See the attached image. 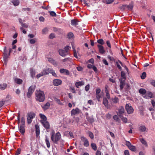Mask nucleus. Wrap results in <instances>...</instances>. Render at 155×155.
<instances>
[{
	"mask_svg": "<svg viewBox=\"0 0 155 155\" xmlns=\"http://www.w3.org/2000/svg\"><path fill=\"white\" fill-rule=\"evenodd\" d=\"M36 99L39 102H43L45 99L44 92L42 91H37L36 92Z\"/></svg>",
	"mask_w": 155,
	"mask_h": 155,
	"instance_id": "f257e3e1",
	"label": "nucleus"
},
{
	"mask_svg": "<svg viewBox=\"0 0 155 155\" xmlns=\"http://www.w3.org/2000/svg\"><path fill=\"white\" fill-rule=\"evenodd\" d=\"M71 48L68 46H66L64 49H60L59 50V54L63 57H65L68 54V51L70 50Z\"/></svg>",
	"mask_w": 155,
	"mask_h": 155,
	"instance_id": "f03ea898",
	"label": "nucleus"
},
{
	"mask_svg": "<svg viewBox=\"0 0 155 155\" xmlns=\"http://www.w3.org/2000/svg\"><path fill=\"white\" fill-rule=\"evenodd\" d=\"M61 137L60 134L59 132L56 133L54 136V134H52L51 135V140L54 143L57 144L58 141Z\"/></svg>",
	"mask_w": 155,
	"mask_h": 155,
	"instance_id": "7ed1b4c3",
	"label": "nucleus"
},
{
	"mask_svg": "<svg viewBox=\"0 0 155 155\" xmlns=\"http://www.w3.org/2000/svg\"><path fill=\"white\" fill-rule=\"evenodd\" d=\"M3 54L4 61L5 62H6L9 55V53H8V51L6 49V47L5 46L4 47V48Z\"/></svg>",
	"mask_w": 155,
	"mask_h": 155,
	"instance_id": "20e7f679",
	"label": "nucleus"
},
{
	"mask_svg": "<svg viewBox=\"0 0 155 155\" xmlns=\"http://www.w3.org/2000/svg\"><path fill=\"white\" fill-rule=\"evenodd\" d=\"M35 86H31L29 88L28 92L27 93V96L28 97H29L34 91L35 88Z\"/></svg>",
	"mask_w": 155,
	"mask_h": 155,
	"instance_id": "39448f33",
	"label": "nucleus"
},
{
	"mask_svg": "<svg viewBox=\"0 0 155 155\" xmlns=\"http://www.w3.org/2000/svg\"><path fill=\"white\" fill-rule=\"evenodd\" d=\"M81 141L83 143V145L85 147L89 146V142L87 139L84 136H81Z\"/></svg>",
	"mask_w": 155,
	"mask_h": 155,
	"instance_id": "423d86ee",
	"label": "nucleus"
},
{
	"mask_svg": "<svg viewBox=\"0 0 155 155\" xmlns=\"http://www.w3.org/2000/svg\"><path fill=\"white\" fill-rule=\"evenodd\" d=\"M125 108L128 114H130L133 112L134 109L130 104H127L126 105Z\"/></svg>",
	"mask_w": 155,
	"mask_h": 155,
	"instance_id": "0eeeda50",
	"label": "nucleus"
},
{
	"mask_svg": "<svg viewBox=\"0 0 155 155\" xmlns=\"http://www.w3.org/2000/svg\"><path fill=\"white\" fill-rule=\"evenodd\" d=\"M62 81L61 80L58 79H55L53 81V84L55 86H58L61 85L62 83Z\"/></svg>",
	"mask_w": 155,
	"mask_h": 155,
	"instance_id": "6e6552de",
	"label": "nucleus"
},
{
	"mask_svg": "<svg viewBox=\"0 0 155 155\" xmlns=\"http://www.w3.org/2000/svg\"><path fill=\"white\" fill-rule=\"evenodd\" d=\"M80 110L78 108H76L75 109H73L71 111V116L79 114Z\"/></svg>",
	"mask_w": 155,
	"mask_h": 155,
	"instance_id": "1a4fd4ad",
	"label": "nucleus"
},
{
	"mask_svg": "<svg viewBox=\"0 0 155 155\" xmlns=\"http://www.w3.org/2000/svg\"><path fill=\"white\" fill-rule=\"evenodd\" d=\"M139 130L142 132H147L148 131V129L144 125L140 126L139 128Z\"/></svg>",
	"mask_w": 155,
	"mask_h": 155,
	"instance_id": "9d476101",
	"label": "nucleus"
},
{
	"mask_svg": "<svg viewBox=\"0 0 155 155\" xmlns=\"http://www.w3.org/2000/svg\"><path fill=\"white\" fill-rule=\"evenodd\" d=\"M41 123L46 130L50 128V126L49 123L47 120L42 122Z\"/></svg>",
	"mask_w": 155,
	"mask_h": 155,
	"instance_id": "9b49d317",
	"label": "nucleus"
},
{
	"mask_svg": "<svg viewBox=\"0 0 155 155\" xmlns=\"http://www.w3.org/2000/svg\"><path fill=\"white\" fill-rule=\"evenodd\" d=\"M97 47L98 48L99 52L101 54H103L105 53V51L103 46L102 45H98Z\"/></svg>",
	"mask_w": 155,
	"mask_h": 155,
	"instance_id": "f8f14e48",
	"label": "nucleus"
},
{
	"mask_svg": "<svg viewBox=\"0 0 155 155\" xmlns=\"http://www.w3.org/2000/svg\"><path fill=\"white\" fill-rule=\"evenodd\" d=\"M35 131L37 137H38L40 134V128L38 124H35Z\"/></svg>",
	"mask_w": 155,
	"mask_h": 155,
	"instance_id": "ddd939ff",
	"label": "nucleus"
},
{
	"mask_svg": "<svg viewBox=\"0 0 155 155\" xmlns=\"http://www.w3.org/2000/svg\"><path fill=\"white\" fill-rule=\"evenodd\" d=\"M118 112L117 113V114L120 117L124 113V108L121 106L120 107L118 110Z\"/></svg>",
	"mask_w": 155,
	"mask_h": 155,
	"instance_id": "4468645a",
	"label": "nucleus"
},
{
	"mask_svg": "<svg viewBox=\"0 0 155 155\" xmlns=\"http://www.w3.org/2000/svg\"><path fill=\"white\" fill-rule=\"evenodd\" d=\"M45 141L48 148H49L50 147V144L49 139L48 138L47 136H45Z\"/></svg>",
	"mask_w": 155,
	"mask_h": 155,
	"instance_id": "2eb2a0df",
	"label": "nucleus"
},
{
	"mask_svg": "<svg viewBox=\"0 0 155 155\" xmlns=\"http://www.w3.org/2000/svg\"><path fill=\"white\" fill-rule=\"evenodd\" d=\"M39 116L41 118L40 120L41 123L47 120V117L44 115L40 114H39Z\"/></svg>",
	"mask_w": 155,
	"mask_h": 155,
	"instance_id": "dca6fc26",
	"label": "nucleus"
},
{
	"mask_svg": "<svg viewBox=\"0 0 155 155\" xmlns=\"http://www.w3.org/2000/svg\"><path fill=\"white\" fill-rule=\"evenodd\" d=\"M14 81L17 84H21L22 83L23 81L22 79L15 77L14 78Z\"/></svg>",
	"mask_w": 155,
	"mask_h": 155,
	"instance_id": "f3484780",
	"label": "nucleus"
},
{
	"mask_svg": "<svg viewBox=\"0 0 155 155\" xmlns=\"http://www.w3.org/2000/svg\"><path fill=\"white\" fill-rule=\"evenodd\" d=\"M60 72L62 74H64L67 75L69 74V71L68 70L64 69H61L60 70Z\"/></svg>",
	"mask_w": 155,
	"mask_h": 155,
	"instance_id": "a211bd4d",
	"label": "nucleus"
},
{
	"mask_svg": "<svg viewBox=\"0 0 155 155\" xmlns=\"http://www.w3.org/2000/svg\"><path fill=\"white\" fill-rule=\"evenodd\" d=\"M7 84L5 83H2L0 84V90H3L7 88Z\"/></svg>",
	"mask_w": 155,
	"mask_h": 155,
	"instance_id": "6ab92c4d",
	"label": "nucleus"
},
{
	"mask_svg": "<svg viewBox=\"0 0 155 155\" xmlns=\"http://www.w3.org/2000/svg\"><path fill=\"white\" fill-rule=\"evenodd\" d=\"M119 63L122 66H123L122 63L120 60H118V61H116V64L117 68H118L120 70H122V68L120 66V64H119Z\"/></svg>",
	"mask_w": 155,
	"mask_h": 155,
	"instance_id": "aec40b11",
	"label": "nucleus"
},
{
	"mask_svg": "<svg viewBox=\"0 0 155 155\" xmlns=\"http://www.w3.org/2000/svg\"><path fill=\"white\" fill-rule=\"evenodd\" d=\"M50 105V103H49L47 102L45 104L42 105H41V107L43 109L45 110L48 108Z\"/></svg>",
	"mask_w": 155,
	"mask_h": 155,
	"instance_id": "412c9836",
	"label": "nucleus"
},
{
	"mask_svg": "<svg viewBox=\"0 0 155 155\" xmlns=\"http://www.w3.org/2000/svg\"><path fill=\"white\" fill-rule=\"evenodd\" d=\"M11 2L14 6H16L19 5L20 1L19 0H12Z\"/></svg>",
	"mask_w": 155,
	"mask_h": 155,
	"instance_id": "4be33fe9",
	"label": "nucleus"
},
{
	"mask_svg": "<svg viewBox=\"0 0 155 155\" xmlns=\"http://www.w3.org/2000/svg\"><path fill=\"white\" fill-rule=\"evenodd\" d=\"M49 69L50 68H47L43 70L41 72L42 73V74L44 75L48 74H49Z\"/></svg>",
	"mask_w": 155,
	"mask_h": 155,
	"instance_id": "5701e85b",
	"label": "nucleus"
},
{
	"mask_svg": "<svg viewBox=\"0 0 155 155\" xmlns=\"http://www.w3.org/2000/svg\"><path fill=\"white\" fill-rule=\"evenodd\" d=\"M140 140L141 143L143 144L145 147H148V145L147 142L143 138H140Z\"/></svg>",
	"mask_w": 155,
	"mask_h": 155,
	"instance_id": "b1692460",
	"label": "nucleus"
},
{
	"mask_svg": "<svg viewBox=\"0 0 155 155\" xmlns=\"http://www.w3.org/2000/svg\"><path fill=\"white\" fill-rule=\"evenodd\" d=\"M20 132L22 134H24L25 132V129L24 125H20L19 128Z\"/></svg>",
	"mask_w": 155,
	"mask_h": 155,
	"instance_id": "393cba45",
	"label": "nucleus"
},
{
	"mask_svg": "<svg viewBox=\"0 0 155 155\" xmlns=\"http://www.w3.org/2000/svg\"><path fill=\"white\" fill-rule=\"evenodd\" d=\"M84 81L77 82L75 83V85L77 88H78L79 86L83 85L84 84Z\"/></svg>",
	"mask_w": 155,
	"mask_h": 155,
	"instance_id": "a878e982",
	"label": "nucleus"
},
{
	"mask_svg": "<svg viewBox=\"0 0 155 155\" xmlns=\"http://www.w3.org/2000/svg\"><path fill=\"white\" fill-rule=\"evenodd\" d=\"M30 73L31 77L34 78L35 77V75L36 73L35 71L32 68L30 69Z\"/></svg>",
	"mask_w": 155,
	"mask_h": 155,
	"instance_id": "bb28decb",
	"label": "nucleus"
},
{
	"mask_svg": "<svg viewBox=\"0 0 155 155\" xmlns=\"http://www.w3.org/2000/svg\"><path fill=\"white\" fill-rule=\"evenodd\" d=\"M49 73L52 74V75L54 77H57L56 73L53 70L52 68H50L49 69Z\"/></svg>",
	"mask_w": 155,
	"mask_h": 155,
	"instance_id": "cd10ccee",
	"label": "nucleus"
},
{
	"mask_svg": "<svg viewBox=\"0 0 155 155\" xmlns=\"http://www.w3.org/2000/svg\"><path fill=\"white\" fill-rule=\"evenodd\" d=\"M48 61H49L52 64H53L54 65H56V61H54L52 58H48Z\"/></svg>",
	"mask_w": 155,
	"mask_h": 155,
	"instance_id": "c85d7f7f",
	"label": "nucleus"
},
{
	"mask_svg": "<svg viewBox=\"0 0 155 155\" xmlns=\"http://www.w3.org/2000/svg\"><path fill=\"white\" fill-rule=\"evenodd\" d=\"M86 119L87 121L90 123H93L94 121V120L93 117H87Z\"/></svg>",
	"mask_w": 155,
	"mask_h": 155,
	"instance_id": "c756f323",
	"label": "nucleus"
},
{
	"mask_svg": "<svg viewBox=\"0 0 155 155\" xmlns=\"http://www.w3.org/2000/svg\"><path fill=\"white\" fill-rule=\"evenodd\" d=\"M28 116L30 118L33 119L35 117V114L34 113L30 112L28 114Z\"/></svg>",
	"mask_w": 155,
	"mask_h": 155,
	"instance_id": "7c9ffc66",
	"label": "nucleus"
},
{
	"mask_svg": "<svg viewBox=\"0 0 155 155\" xmlns=\"http://www.w3.org/2000/svg\"><path fill=\"white\" fill-rule=\"evenodd\" d=\"M55 101L57 102L60 105H63V101H61L60 99L55 98Z\"/></svg>",
	"mask_w": 155,
	"mask_h": 155,
	"instance_id": "2f4dec72",
	"label": "nucleus"
},
{
	"mask_svg": "<svg viewBox=\"0 0 155 155\" xmlns=\"http://www.w3.org/2000/svg\"><path fill=\"white\" fill-rule=\"evenodd\" d=\"M139 91L140 94H145L146 92V90L143 88H141L140 89Z\"/></svg>",
	"mask_w": 155,
	"mask_h": 155,
	"instance_id": "473e14b6",
	"label": "nucleus"
},
{
	"mask_svg": "<svg viewBox=\"0 0 155 155\" xmlns=\"http://www.w3.org/2000/svg\"><path fill=\"white\" fill-rule=\"evenodd\" d=\"M103 104H104L105 107H107L108 106V100L106 98H104L103 101Z\"/></svg>",
	"mask_w": 155,
	"mask_h": 155,
	"instance_id": "72a5a7b5",
	"label": "nucleus"
},
{
	"mask_svg": "<svg viewBox=\"0 0 155 155\" xmlns=\"http://www.w3.org/2000/svg\"><path fill=\"white\" fill-rule=\"evenodd\" d=\"M91 146L92 148L94 150H97V147L95 143H92L91 144Z\"/></svg>",
	"mask_w": 155,
	"mask_h": 155,
	"instance_id": "f704fd0d",
	"label": "nucleus"
},
{
	"mask_svg": "<svg viewBox=\"0 0 155 155\" xmlns=\"http://www.w3.org/2000/svg\"><path fill=\"white\" fill-rule=\"evenodd\" d=\"M71 24L72 25H78V21L75 20H71Z\"/></svg>",
	"mask_w": 155,
	"mask_h": 155,
	"instance_id": "c9c22d12",
	"label": "nucleus"
},
{
	"mask_svg": "<svg viewBox=\"0 0 155 155\" xmlns=\"http://www.w3.org/2000/svg\"><path fill=\"white\" fill-rule=\"evenodd\" d=\"M48 30V28H43L42 31V34H46Z\"/></svg>",
	"mask_w": 155,
	"mask_h": 155,
	"instance_id": "e433bc0d",
	"label": "nucleus"
},
{
	"mask_svg": "<svg viewBox=\"0 0 155 155\" xmlns=\"http://www.w3.org/2000/svg\"><path fill=\"white\" fill-rule=\"evenodd\" d=\"M97 42L101 45H103L104 43L103 40L102 39H100L97 40Z\"/></svg>",
	"mask_w": 155,
	"mask_h": 155,
	"instance_id": "4c0bfd02",
	"label": "nucleus"
},
{
	"mask_svg": "<svg viewBox=\"0 0 155 155\" xmlns=\"http://www.w3.org/2000/svg\"><path fill=\"white\" fill-rule=\"evenodd\" d=\"M112 101L113 103L116 104L118 101V98L117 97H115L114 98H112Z\"/></svg>",
	"mask_w": 155,
	"mask_h": 155,
	"instance_id": "58836bf2",
	"label": "nucleus"
},
{
	"mask_svg": "<svg viewBox=\"0 0 155 155\" xmlns=\"http://www.w3.org/2000/svg\"><path fill=\"white\" fill-rule=\"evenodd\" d=\"M129 148L130 150L133 151H135L136 150L135 147L134 146L132 145L129 147Z\"/></svg>",
	"mask_w": 155,
	"mask_h": 155,
	"instance_id": "ea45409f",
	"label": "nucleus"
},
{
	"mask_svg": "<svg viewBox=\"0 0 155 155\" xmlns=\"http://www.w3.org/2000/svg\"><path fill=\"white\" fill-rule=\"evenodd\" d=\"M89 136L90 137L91 139H93L94 138V135L93 133L91 131H89L88 132Z\"/></svg>",
	"mask_w": 155,
	"mask_h": 155,
	"instance_id": "a19ab883",
	"label": "nucleus"
},
{
	"mask_svg": "<svg viewBox=\"0 0 155 155\" xmlns=\"http://www.w3.org/2000/svg\"><path fill=\"white\" fill-rule=\"evenodd\" d=\"M113 118L116 121L119 122L120 121V119L119 118L118 116L117 115H114Z\"/></svg>",
	"mask_w": 155,
	"mask_h": 155,
	"instance_id": "79ce46f5",
	"label": "nucleus"
},
{
	"mask_svg": "<svg viewBox=\"0 0 155 155\" xmlns=\"http://www.w3.org/2000/svg\"><path fill=\"white\" fill-rule=\"evenodd\" d=\"M72 48L73 49L74 56L76 58H77L78 57V56H77V52H76V51L74 48V47L73 46H72Z\"/></svg>",
	"mask_w": 155,
	"mask_h": 155,
	"instance_id": "37998d69",
	"label": "nucleus"
},
{
	"mask_svg": "<svg viewBox=\"0 0 155 155\" xmlns=\"http://www.w3.org/2000/svg\"><path fill=\"white\" fill-rule=\"evenodd\" d=\"M121 76L124 79H125L126 78L125 74L124 73V72L123 71H121Z\"/></svg>",
	"mask_w": 155,
	"mask_h": 155,
	"instance_id": "c03bdc74",
	"label": "nucleus"
},
{
	"mask_svg": "<svg viewBox=\"0 0 155 155\" xmlns=\"http://www.w3.org/2000/svg\"><path fill=\"white\" fill-rule=\"evenodd\" d=\"M74 36L73 34L71 32L69 33L68 35V37L69 38H71L73 37Z\"/></svg>",
	"mask_w": 155,
	"mask_h": 155,
	"instance_id": "a18cd8bd",
	"label": "nucleus"
},
{
	"mask_svg": "<svg viewBox=\"0 0 155 155\" xmlns=\"http://www.w3.org/2000/svg\"><path fill=\"white\" fill-rule=\"evenodd\" d=\"M146 76V74L145 72H143L141 75V78L142 79H144Z\"/></svg>",
	"mask_w": 155,
	"mask_h": 155,
	"instance_id": "49530a36",
	"label": "nucleus"
},
{
	"mask_svg": "<svg viewBox=\"0 0 155 155\" xmlns=\"http://www.w3.org/2000/svg\"><path fill=\"white\" fill-rule=\"evenodd\" d=\"M101 91V89L99 87L96 88V94H100Z\"/></svg>",
	"mask_w": 155,
	"mask_h": 155,
	"instance_id": "de8ad7c7",
	"label": "nucleus"
},
{
	"mask_svg": "<svg viewBox=\"0 0 155 155\" xmlns=\"http://www.w3.org/2000/svg\"><path fill=\"white\" fill-rule=\"evenodd\" d=\"M21 125H24L25 123V120L24 117H22L21 119Z\"/></svg>",
	"mask_w": 155,
	"mask_h": 155,
	"instance_id": "09e8293b",
	"label": "nucleus"
},
{
	"mask_svg": "<svg viewBox=\"0 0 155 155\" xmlns=\"http://www.w3.org/2000/svg\"><path fill=\"white\" fill-rule=\"evenodd\" d=\"M36 41V39L35 38L32 39L30 40V42L31 44H35Z\"/></svg>",
	"mask_w": 155,
	"mask_h": 155,
	"instance_id": "8fccbe9b",
	"label": "nucleus"
},
{
	"mask_svg": "<svg viewBox=\"0 0 155 155\" xmlns=\"http://www.w3.org/2000/svg\"><path fill=\"white\" fill-rule=\"evenodd\" d=\"M120 117L121 118L122 121L124 122L125 123H126L127 121V119L126 117H121V116Z\"/></svg>",
	"mask_w": 155,
	"mask_h": 155,
	"instance_id": "3c124183",
	"label": "nucleus"
},
{
	"mask_svg": "<svg viewBox=\"0 0 155 155\" xmlns=\"http://www.w3.org/2000/svg\"><path fill=\"white\" fill-rule=\"evenodd\" d=\"M96 97L97 100L98 101H100V98L101 96L100 94H96Z\"/></svg>",
	"mask_w": 155,
	"mask_h": 155,
	"instance_id": "603ef678",
	"label": "nucleus"
},
{
	"mask_svg": "<svg viewBox=\"0 0 155 155\" xmlns=\"http://www.w3.org/2000/svg\"><path fill=\"white\" fill-rule=\"evenodd\" d=\"M125 144L128 148L132 145L131 143L130 142L127 141H126Z\"/></svg>",
	"mask_w": 155,
	"mask_h": 155,
	"instance_id": "864d4df0",
	"label": "nucleus"
},
{
	"mask_svg": "<svg viewBox=\"0 0 155 155\" xmlns=\"http://www.w3.org/2000/svg\"><path fill=\"white\" fill-rule=\"evenodd\" d=\"M32 118H30L29 117H28H28H27V122L28 123V124H30L32 121Z\"/></svg>",
	"mask_w": 155,
	"mask_h": 155,
	"instance_id": "5fc2aeb1",
	"label": "nucleus"
},
{
	"mask_svg": "<svg viewBox=\"0 0 155 155\" xmlns=\"http://www.w3.org/2000/svg\"><path fill=\"white\" fill-rule=\"evenodd\" d=\"M124 83L122 81H121L120 82V90H121L123 89L124 87Z\"/></svg>",
	"mask_w": 155,
	"mask_h": 155,
	"instance_id": "6e6d98bb",
	"label": "nucleus"
},
{
	"mask_svg": "<svg viewBox=\"0 0 155 155\" xmlns=\"http://www.w3.org/2000/svg\"><path fill=\"white\" fill-rule=\"evenodd\" d=\"M50 15L53 16H56V13L53 11H51L50 12Z\"/></svg>",
	"mask_w": 155,
	"mask_h": 155,
	"instance_id": "4d7b16f0",
	"label": "nucleus"
},
{
	"mask_svg": "<svg viewBox=\"0 0 155 155\" xmlns=\"http://www.w3.org/2000/svg\"><path fill=\"white\" fill-rule=\"evenodd\" d=\"M111 115L109 113L107 114L106 116V118L107 119H110L111 117Z\"/></svg>",
	"mask_w": 155,
	"mask_h": 155,
	"instance_id": "13d9d810",
	"label": "nucleus"
},
{
	"mask_svg": "<svg viewBox=\"0 0 155 155\" xmlns=\"http://www.w3.org/2000/svg\"><path fill=\"white\" fill-rule=\"evenodd\" d=\"M21 151V150L20 149V148L18 149L17 150L15 154H17L18 155L20 153Z\"/></svg>",
	"mask_w": 155,
	"mask_h": 155,
	"instance_id": "bf43d9fd",
	"label": "nucleus"
},
{
	"mask_svg": "<svg viewBox=\"0 0 155 155\" xmlns=\"http://www.w3.org/2000/svg\"><path fill=\"white\" fill-rule=\"evenodd\" d=\"M90 85L89 84H88L85 87V90L86 91H88L89 89Z\"/></svg>",
	"mask_w": 155,
	"mask_h": 155,
	"instance_id": "052dcab7",
	"label": "nucleus"
},
{
	"mask_svg": "<svg viewBox=\"0 0 155 155\" xmlns=\"http://www.w3.org/2000/svg\"><path fill=\"white\" fill-rule=\"evenodd\" d=\"M55 37V35L54 33H51L49 36L50 39H52Z\"/></svg>",
	"mask_w": 155,
	"mask_h": 155,
	"instance_id": "680f3d73",
	"label": "nucleus"
},
{
	"mask_svg": "<svg viewBox=\"0 0 155 155\" xmlns=\"http://www.w3.org/2000/svg\"><path fill=\"white\" fill-rule=\"evenodd\" d=\"M114 1L113 0H107L106 1V3L107 4H110Z\"/></svg>",
	"mask_w": 155,
	"mask_h": 155,
	"instance_id": "e2e57ef3",
	"label": "nucleus"
},
{
	"mask_svg": "<svg viewBox=\"0 0 155 155\" xmlns=\"http://www.w3.org/2000/svg\"><path fill=\"white\" fill-rule=\"evenodd\" d=\"M106 96L107 98L108 99H110V95L109 94V92L106 93Z\"/></svg>",
	"mask_w": 155,
	"mask_h": 155,
	"instance_id": "0e129e2a",
	"label": "nucleus"
},
{
	"mask_svg": "<svg viewBox=\"0 0 155 155\" xmlns=\"http://www.w3.org/2000/svg\"><path fill=\"white\" fill-rule=\"evenodd\" d=\"M108 86H107V85H106L105 87V93L109 92V90L108 89Z\"/></svg>",
	"mask_w": 155,
	"mask_h": 155,
	"instance_id": "69168bd1",
	"label": "nucleus"
},
{
	"mask_svg": "<svg viewBox=\"0 0 155 155\" xmlns=\"http://www.w3.org/2000/svg\"><path fill=\"white\" fill-rule=\"evenodd\" d=\"M106 43L107 46L110 48H111V44L110 43V42L109 41H106Z\"/></svg>",
	"mask_w": 155,
	"mask_h": 155,
	"instance_id": "338daca9",
	"label": "nucleus"
},
{
	"mask_svg": "<svg viewBox=\"0 0 155 155\" xmlns=\"http://www.w3.org/2000/svg\"><path fill=\"white\" fill-rule=\"evenodd\" d=\"M151 84L155 87V81L152 80L150 82Z\"/></svg>",
	"mask_w": 155,
	"mask_h": 155,
	"instance_id": "774afa93",
	"label": "nucleus"
}]
</instances>
